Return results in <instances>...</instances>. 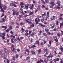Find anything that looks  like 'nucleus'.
Wrapping results in <instances>:
<instances>
[{"mask_svg":"<svg viewBox=\"0 0 63 63\" xmlns=\"http://www.w3.org/2000/svg\"><path fill=\"white\" fill-rule=\"evenodd\" d=\"M2 35L1 34H0V37H2V38L4 40L5 39V34L4 33H1Z\"/></svg>","mask_w":63,"mask_h":63,"instance_id":"1","label":"nucleus"},{"mask_svg":"<svg viewBox=\"0 0 63 63\" xmlns=\"http://www.w3.org/2000/svg\"><path fill=\"white\" fill-rule=\"evenodd\" d=\"M34 7V6L33 4H30V6H29V8H30V9H32Z\"/></svg>","mask_w":63,"mask_h":63,"instance_id":"2","label":"nucleus"},{"mask_svg":"<svg viewBox=\"0 0 63 63\" xmlns=\"http://www.w3.org/2000/svg\"><path fill=\"white\" fill-rule=\"evenodd\" d=\"M42 62H44L43 61L42 59H40V61H38L36 63H41Z\"/></svg>","mask_w":63,"mask_h":63,"instance_id":"3","label":"nucleus"},{"mask_svg":"<svg viewBox=\"0 0 63 63\" xmlns=\"http://www.w3.org/2000/svg\"><path fill=\"white\" fill-rule=\"evenodd\" d=\"M35 44H37L38 46H39L40 45L39 41L38 42L37 41H36L35 43Z\"/></svg>","mask_w":63,"mask_h":63,"instance_id":"4","label":"nucleus"},{"mask_svg":"<svg viewBox=\"0 0 63 63\" xmlns=\"http://www.w3.org/2000/svg\"><path fill=\"white\" fill-rule=\"evenodd\" d=\"M53 18H52L51 19V20H54L56 19V16H53Z\"/></svg>","mask_w":63,"mask_h":63,"instance_id":"5","label":"nucleus"},{"mask_svg":"<svg viewBox=\"0 0 63 63\" xmlns=\"http://www.w3.org/2000/svg\"><path fill=\"white\" fill-rule=\"evenodd\" d=\"M27 5H25V8L26 9H28L29 8V4H27Z\"/></svg>","mask_w":63,"mask_h":63,"instance_id":"6","label":"nucleus"},{"mask_svg":"<svg viewBox=\"0 0 63 63\" xmlns=\"http://www.w3.org/2000/svg\"><path fill=\"white\" fill-rule=\"evenodd\" d=\"M4 52L6 53H7L9 52V51L7 50V49H6L5 48H4Z\"/></svg>","mask_w":63,"mask_h":63,"instance_id":"7","label":"nucleus"},{"mask_svg":"<svg viewBox=\"0 0 63 63\" xmlns=\"http://www.w3.org/2000/svg\"><path fill=\"white\" fill-rule=\"evenodd\" d=\"M29 19H26L25 20V22H26L28 23H29Z\"/></svg>","mask_w":63,"mask_h":63,"instance_id":"8","label":"nucleus"},{"mask_svg":"<svg viewBox=\"0 0 63 63\" xmlns=\"http://www.w3.org/2000/svg\"><path fill=\"white\" fill-rule=\"evenodd\" d=\"M2 27L3 28H5V30L6 29V28H7V27L6 26H2Z\"/></svg>","mask_w":63,"mask_h":63,"instance_id":"9","label":"nucleus"},{"mask_svg":"<svg viewBox=\"0 0 63 63\" xmlns=\"http://www.w3.org/2000/svg\"><path fill=\"white\" fill-rule=\"evenodd\" d=\"M14 5V3H11L10 4V6L11 7H12Z\"/></svg>","mask_w":63,"mask_h":63,"instance_id":"10","label":"nucleus"},{"mask_svg":"<svg viewBox=\"0 0 63 63\" xmlns=\"http://www.w3.org/2000/svg\"><path fill=\"white\" fill-rule=\"evenodd\" d=\"M59 20H61V21H63V18H62V17H60V18H59Z\"/></svg>","mask_w":63,"mask_h":63,"instance_id":"11","label":"nucleus"},{"mask_svg":"<svg viewBox=\"0 0 63 63\" xmlns=\"http://www.w3.org/2000/svg\"><path fill=\"white\" fill-rule=\"evenodd\" d=\"M31 53L33 55H35V52L34 51H31Z\"/></svg>","mask_w":63,"mask_h":63,"instance_id":"12","label":"nucleus"},{"mask_svg":"<svg viewBox=\"0 0 63 63\" xmlns=\"http://www.w3.org/2000/svg\"><path fill=\"white\" fill-rule=\"evenodd\" d=\"M20 5H24V3L23 2H21L20 3Z\"/></svg>","mask_w":63,"mask_h":63,"instance_id":"13","label":"nucleus"},{"mask_svg":"<svg viewBox=\"0 0 63 63\" xmlns=\"http://www.w3.org/2000/svg\"><path fill=\"white\" fill-rule=\"evenodd\" d=\"M45 16L46 18H48L49 17V15H48L46 14L45 15Z\"/></svg>","mask_w":63,"mask_h":63,"instance_id":"14","label":"nucleus"},{"mask_svg":"<svg viewBox=\"0 0 63 63\" xmlns=\"http://www.w3.org/2000/svg\"><path fill=\"white\" fill-rule=\"evenodd\" d=\"M42 16H38V17L39 18H41L42 17H43V14H42Z\"/></svg>","mask_w":63,"mask_h":63,"instance_id":"15","label":"nucleus"},{"mask_svg":"<svg viewBox=\"0 0 63 63\" xmlns=\"http://www.w3.org/2000/svg\"><path fill=\"white\" fill-rule=\"evenodd\" d=\"M11 42H12V43H14V42L13 41L14 39H11Z\"/></svg>","mask_w":63,"mask_h":63,"instance_id":"16","label":"nucleus"},{"mask_svg":"<svg viewBox=\"0 0 63 63\" xmlns=\"http://www.w3.org/2000/svg\"><path fill=\"white\" fill-rule=\"evenodd\" d=\"M5 54L4 53H3L1 55V57H3L5 56Z\"/></svg>","mask_w":63,"mask_h":63,"instance_id":"17","label":"nucleus"},{"mask_svg":"<svg viewBox=\"0 0 63 63\" xmlns=\"http://www.w3.org/2000/svg\"><path fill=\"white\" fill-rule=\"evenodd\" d=\"M34 14L33 12H30L29 13V15H31L32 14Z\"/></svg>","mask_w":63,"mask_h":63,"instance_id":"18","label":"nucleus"},{"mask_svg":"<svg viewBox=\"0 0 63 63\" xmlns=\"http://www.w3.org/2000/svg\"><path fill=\"white\" fill-rule=\"evenodd\" d=\"M43 35L44 36H47V34H46V33H45L44 32V33H43Z\"/></svg>","mask_w":63,"mask_h":63,"instance_id":"19","label":"nucleus"},{"mask_svg":"<svg viewBox=\"0 0 63 63\" xmlns=\"http://www.w3.org/2000/svg\"><path fill=\"white\" fill-rule=\"evenodd\" d=\"M36 47V46L35 45H33L32 46H31L32 48H34Z\"/></svg>","mask_w":63,"mask_h":63,"instance_id":"20","label":"nucleus"},{"mask_svg":"<svg viewBox=\"0 0 63 63\" xmlns=\"http://www.w3.org/2000/svg\"><path fill=\"white\" fill-rule=\"evenodd\" d=\"M49 31V30L48 29H45V31L46 32H48Z\"/></svg>","mask_w":63,"mask_h":63,"instance_id":"21","label":"nucleus"},{"mask_svg":"<svg viewBox=\"0 0 63 63\" xmlns=\"http://www.w3.org/2000/svg\"><path fill=\"white\" fill-rule=\"evenodd\" d=\"M45 2L47 3H48L49 2V0H45Z\"/></svg>","mask_w":63,"mask_h":63,"instance_id":"22","label":"nucleus"},{"mask_svg":"<svg viewBox=\"0 0 63 63\" xmlns=\"http://www.w3.org/2000/svg\"><path fill=\"white\" fill-rule=\"evenodd\" d=\"M12 26H10L9 27V30H11L12 29Z\"/></svg>","mask_w":63,"mask_h":63,"instance_id":"23","label":"nucleus"},{"mask_svg":"<svg viewBox=\"0 0 63 63\" xmlns=\"http://www.w3.org/2000/svg\"><path fill=\"white\" fill-rule=\"evenodd\" d=\"M25 35L26 36H28L29 35V33H28V32H26L25 34Z\"/></svg>","mask_w":63,"mask_h":63,"instance_id":"24","label":"nucleus"},{"mask_svg":"<svg viewBox=\"0 0 63 63\" xmlns=\"http://www.w3.org/2000/svg\"><path fill=\"white\" fill-rule=\"evenodd\" d=\"M60 49L61 51H62V52H63V48L62 47H61Z\"/></svg>","mask_w":63,"mask_h":63,"instance_id":"25","label":"nucleus"},{"mask_svg":"<svg viewBox=\"0 0 63 63\" xmlns=\"http://www.w3.org/2000/svg\"><path fill=\"white\" fill-rule=\"evenodd\" d=\"M52 38H53L54 39L56 38V39H57V36H53Z\"/></svg>","mask_w":63,"mask_h":63,"instance_id":"26","label":"nucleus"},{"mask_svg":"<svg viewBox=\"0 0 63 63\" xmlns=\"http://www.w3.org/2000/svg\"><path fill=\"white\" fill-rule=\"evenodd\" d=\"M0 8H2V4L1 2V1H0Z\"/></svg>","mask_w":63,"mask_h":63,"instance_id":"27","label":"nucleus"},{"mask_svg":"<svg viewBox=\"0 0 63 63\" xmlns=\"http://www.w3.org/2000/svg\"><path fill=\"white\" fill-rule=\"evenodd\" d=\"M0 9H1V11H2L3 12H4V10L3 9L2 7V8H0Z\"/></svg>","mask_w":63,"mask_h":63,"instance_id":"28","label":"nucleus"},{"mask_svg":"<svg viewBox=\"0 0 63 63\" xmlns=\"http://www.w3.org/2000/svg\"><path fill=\"white\" fill-rule=\"evenodd\" d=\"M2 20L3 21V22H4L5 21V19H4V18H3L2 19Z\"/></svg>","mask_w":63,"mask_h":63,"instance_id":"29","label":"nucleus"},{"mask_svg":"<svg viewBox=\"0 0 63 63\" xmlns=\"http://www.w3.org/2000/svg\"><path fill=\"white\" fill-rule=\"evenodd\" d=\"M45 20V19H44V18H43L42 19H41V22H43Z\"/></svg>","mask_w":63,"mask_h":63,"instance_id":"30","label":"nucleus"},{"mask_svg":"<svg viewBox=\"0 0 63 63\" xmlns=\"http://www.w3.org/2000/svg\"><path fill=\"white\" fill-rule=\"evenodd\" d=\"M41 51V49H39L38 50V53H39Z\"/></svg>","mask_w":63,"mask_h":63,"instance_id":"31","label":"nucleus"},{"mask_svg":"<svg viewBox=\"0 0 63 63\" xmlns=\"http://www.w3.org/2000/svg\"><path fill=\"white\" fill-rule=\"evenodd\" d=\"M26 52H28L30 53V52L29 51V50L28 49H26V50H25Z\"/></svg>","mask_w":63,"mask_h":63,"instance_id":"32","label":"nucleus"},{"mask_svg":"<svg viewBox=\"0 0 63 63\" xmlns=\"http://www.w3.org/2000/svg\"><path fill=\"white\" fill-rule=\"evenodd\" d=\"M10 37H12L14 38H15V36H14L13 35H11L10 36Z\"/></svg>","mask_w":63,"mask_h":63,"instance_id":"33","label":"nucleus"},{"mask_svg":"<svg viewBox=\"0 0 63 63\" xmlns=\"http://www.w3.org/2000/svg\"><path fill=\"white\" fill-rule=\"evenodd\" d=\"M16 57L15 56H14L13 57V59H12V60H15V58H16Z\"/></svg>","mask_w":63,"mask_h":63,"instance_id":"34","label":"nucleus"},{"mask_svg":"<svg viewBox=\"0 0 63 63\" xmlns=\"http://www.w3.org/2000/svg\"><path fill=\"white\" fill-rule=\"evenodd\" d=\"M13 6L15 7H17V5H16L15 4H13Z\"/></svg>","mask_w":63,"mask_h":63,"instance_id":"35","label":"nucleus"},{"mask_svg":"<svg viewBox=\"0 0 63 63\" xmlns=\"http://www.w3.org/2000/svg\"><path fill=\"white\" fill-rule=\"evenodd\" d=\"M57 35L59 37H60V33H57Z\"/></svg>","mask_w":63,"mask_h":63,"instance_id":"36","label":"nucleus"},{"mask_svg":"<svg viewBox=\"0 0 63 63\" xmlns=\"http://www.w3.org/2000/svg\"><path fill=\"white\" fill-rule=\"evenodd\" d=\"M30 59V57L29 56H28L26 58V60H28Z\"/></svg>","mask_w":63,"mask_h":63,"instance_id":"37","label":"nucleus"},{"mask_svg":"<svg viewBox=\"0 0 63 63\" xmlns=\"http://www.w3.org/2000/svg\"><path fill=\"white\" fill-rule=\"evenodd\" d=\"M34 33H33L31 34V36L32 37H33L34 36Z\"/></svg>","mask_w":63,"mask_h":63,"instance_id":"38","label":"nucleus"},{"mask_svg":"<svg viewBox=\"0 0 63 63\" xmlns=\"http://www.w3.org/2000/svg\"><path fill=\"white\" fill-rule=\"evenodd\" d=\"M19 55L17 54H16V58H17L18 57Z\"/></svg>","mask_w":63,"mask_h":63,"instance_id":"39","label":"nucleus"},{"mask_svg":"<svg viewBox=\"0 0 63 63\" xmlns=\"http://www.w3.org/2000/svg\"><path fill=\"white\" fill-rule=\"evenodd\" d=\"M57 3L58 4H60L61 3L60 1H57Z\"/></svg>","mask_w":63,"mask_h":63,"instance_id":"40","label":"nucleus"},{"mask_svg":"<svg viewBox=\"0 0 63 63\" xmlns=\"http://www.w3.org/2000/svg\"><path fill=\"white\" fill-rule=\"evenodd\" d=\"M6 60H7V63H9L10 62V60H8V59H7Z\"/></svg>","mask_w":63,"mask_h":63,"instance_id":"41","label":"nucleus"},{"mask_svg":"<svg viewBox=\"0 0 63 63\" xmlns=\"http://www.w3.org/2000/svg\"><path fill=\"white\" fill-rule=\"evenodd\" d=\"M54 40L56 42H57L58 41V40L57 39H54Z\"/></svg>","mask_w":63,"mask_h":63,"instance_id":"42","label":"nucleus"},{"mask_svg":"<svg viewBox=\"0 0 63 63\" xmlns=\"http://www.w3.org/2000/svg\"><path fill=\"white\" fill-rule=\"evenodd\" d=\"M56 9H61V8L59 6H57L56 7Z\"/></svg>","mask_w":63,"mask_h":63,"instance_id":"43","label":"nucleus"},{"mask_svg":"<svg viewBox=\"0 0 63 63\" xmlns=\"http://www.w3.org/2000/svg\"><path fill=\"white\" fill-rule=\"evenodd\" d=\"M21 13L23 15H24L25 14L24 13V12L22 11H21Z\"/></svg>","mask_w":63,"mask_h":63,"instance_id":"44","label":"nucleus"},{"mask_svg":"<svg viewBox=\"0 0 63 63\" xmlns=\"http://www.w3.org/2000/svg\"><path fill=\"white\" fill-rule=\"evenodd\" d=\"M49 52H46V55H47L48 54Z\"/></svg>","mask_w":63,"mask_h":63,"instance_id":"45","label":"nucleus"},{"mask_svg":"<svg viewBox=\"0 0 63 63\" xmlns=\"http://www.w3.org/2000/svg\"><path fill=\"white\" fill-rule=\"evenodd\" d=\"M14 24H15V23H14V22H12L11 23V24L12 25H13Z\"/></svg>","mask_w":63,"mask_h":63,"instance_id":"46","label":"nucleus"},{"mask_svg":"<svg viewBox=\"0 0 63 63\" xmlns=\"http://www.w3.org/2000/svg\"><path fill=\"white\" fill-rule=\"evenodd\" d=\"M16 50L15 49V48L14 47H13V49L12 50V51L13 52H14V51Z\"/></svg>","mask_w":63,"mask_h":63,"instance_id":"47","label":"nucleus"},{"mask_svg":"<svg viewBox=\"0 0 63 63\" xmlns=\"http://www.w3.org/2000/svg\"><path fill=\"white\" fill-rule=\"evenodd\" d=\"M22 17V15H19V18H21Z\"/></svg>","mask_w":63,"mask_h":63,"instance_id":"48","label":"nucleus"},{"mask_svg":"<svg viewBox=\"0 0 63 63\" xmlns=\"http://www.w3.org/2000/svg\"><path fill=\"white\" fill-rule=\"evenodd\" d=\"M31 26L33 27H34L35 26V25H34V24H32Z\"/></svg>","mask_w":63,"mask_h":63,"instance_id":"49","label":"nucleus"},{"mask_svg":"<svg viewBox=\"0 0 63 63\" xmlns=\"http://www.w3.org/2000/svg\"><path fill=\"white\" fill-rule=\"evenodd\" d=\"M49 44H50V45H51V44H52V42L51 41H49Z\"/></svg>","mask_w":63,"mask_h":63,"instance_id":"50","label":"nucleus"},{"mask_svg":"<svg viewBox=\"0 0 63 63\" xmlns=\"http://www.w3.org/2000/svg\"><path fill=\"white\" fill-rule=\"evenodd\" d=\"M42 8H44L45 7V6L44 5H42Z\"/></svg>","mask_w":63,"mask_h":63,"instance_id":"51","label":"nucleus"},{"mask_svg":"<svg viewBox=\"0 0 63 63\" xmlns=\"http://www.w3.org/2000/svg\"><path fill=\"white\" fill-rule=\"evenodd\" d=\"M43 42H44V44H45L46 43V41H45L44 40H43Z\"/></svg>","mask_w":63,"mask_h":63,"instance_id":"52","label":"nucleus"},{"mask_svg":"<svg viewBox=\"0 0 63 63\" xmlns=\"http://www.w3.org/2000/svg\"><path fill=\"white\" fill-rule=\"evenodd\" d=\"M31 32H32L31 31H29V34L30 35Z\"/></svg>","mask_w":63,"mask_h":63,"instance_id":"53","label":"nucleus"},{"mask_svg":"<svg viewBox=\"0 0 63 63\" xmlns=\"http://www.w3.org/2000/svg\"><path fill=\"white\" fill-rule=\"evenodd\" d=\"M4 16V14L3 13H2V15L1 16V17H2L3 16Z\"/></svg>","mask_w":63,"mask_h":63,"instance_id":"54","label":"nucleus"},{"mask_svg":"<svg viewBox=\"0 0 63 63\" xmlns=\"http://www.w3.org/2000/svg\"><path fill=\"white\" fill-rule=\"evenodd\" d=\"M40 6L38 7L37 8V9L38 10H40Z\"/></svg>","mask_w":63,"mask_h":63,"instance_id":"55","label":"nucleus"},{"mask_svg":"<svg viewBox=\"0 0 63 63\" xmlns=\"http://www.w3.org/2000/svg\"><path fill=\"white\" fill-rule=\"evenodd\" d=\"M3 52V51H0V55L2 54Z\"/></svg>","mask_w":63,"mask_h":63,"instance_id":"56","label":"nucleus"},{"mask_svg":"<svg viewBox=\"0 0 63 63\" xmlns=\"http://www.w3.org/2000/svg\"><path fill=\"white\" fill-rule=\"evenodd\" d=\"M56 61H59L60 60L58 58H57L56 59Z\"/></svg>","mask_w":63,"mask_h":63,"instance_id":"57","label":"nucleus"},{"mask_svg":"<svg viewBox=\"0 0 63 63\" xmlns=\"http://www.w3.org/2000/svg\"><path fill=\"white\" fill-rule=\"evenodd\" d=\"M19 12H17L16 13V15H19Z\"/></svg>","mask_w":63,"mask_h":63,"instance_id":"58","label":"nucleus"},{"mask_svg":"<svg viewBox=\"0 0 63 63\" xmlns=\"http://www.w3.org/2000/svg\"><path fill=\"white\" fill-rule=\"evenodd\" d=\"M63 60H61L60 61V63H63Z\"/></svg>","mask_w":63,"mask_h":63,"instance_id":"59","label":"nucleus"},{"mask_svg":"<svg viewBox=\"0 0 63 63\" xmlns=\"http://www.w3.org/2000/svg\"><path fill=\"white\" fill-rule=\"evenodd\" d=\"M7 8L5 7H3V9H4V10H6V9Z\"/></svg>","mask_w":63,"mask_h":63,"instance_id":"60","label":"nucleus"},{"mask_svg":"<svg viewBox=\"0 0 63 63\" xmlns=\"http://www.w3.org/2000/svg\"><path fill=\"white\" fill-rule=\"evenodd\" d=\"M31 39V43H32L33 42V39H32H32Z\"/></svg>","mask_w":63,"mask_h":63,"instance_id":"61","label":"nucleus"},{"mask_svg":"<svg viewBox=\"0 0 63 63\" xmlns=\"http://www.w3.org/2000/svg\"><path fill=\"white\" fill-rule=\"evenodd\" d=\"M54 27V26H53L52 27H51V29H53Z\"/></svg>","mask_w":63,"mask_h":63,"instance_id":"62","label":"nucleus"},{"mask_svg":"<svg viewBox=\"0 0 63 63\" xmlns=\"http://www.w3.org/2000/svg\"><path fill=\"white\" fill-rule=\"evenodd\" d=\"M9 31V30H8V29H7V30H6V31L7 32H8Z\"/></svg>","mask_w":63,"mask_h":63,"instance_id":"63","label":"nucleus"},{"mask_svg":"<svg viewBox=\"0 0 63 63\" xmlns=\"http://www.w3.org/2000/svg\"><path fill=\"white\" fill-rule=\"evenodd\" d=\"M54 62L55 63H56V59H54Z\"/></svg>","mask_w":63,"mask_h":63,"instance_id":"64","label":"nucleus"}]
</instances>
